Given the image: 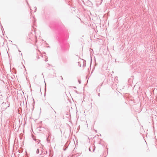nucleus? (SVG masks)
<instances>
[{
	"instance_id": "nucleus-1",
	"label": "nucleus",
	"mask_w": 157,
	"mask_h": 157,
	"mask_svg": "<svg viewBox=\"0 0 157 157\" xmlns=\"http://www.w3.org/2000/svg\"><path fill=\"white\" fill-rule=\"evenodd\" d=\"M62 79H63V78L62 77Z\"/></svg>"
}]
</instances>
